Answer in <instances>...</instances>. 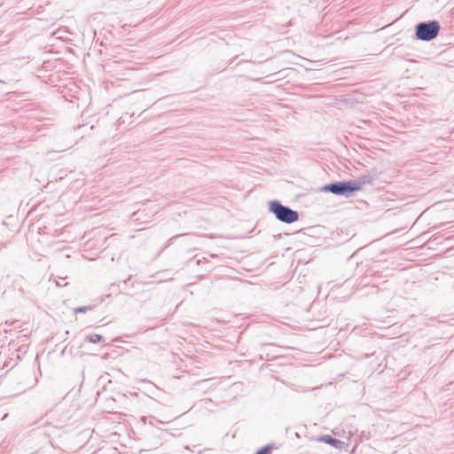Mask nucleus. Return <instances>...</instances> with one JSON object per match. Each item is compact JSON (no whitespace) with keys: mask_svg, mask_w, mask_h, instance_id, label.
<instances>
[{"mask_svg":"<svg viewBox=\"0 0 454 454\" xmlns=\"http://www.w3.org/2000/svg\"><path fill=\"white\" fill-rule=\"evenodd\" d=\"M441 29L437 20H428L418 23L415 26V38L423 42H429L437 37Z\"/></svg>","mask_w":454,"mask_h":454,"instance_id":"1","label":"nucleus"},{"mask_svg":"<svg viewBox=\"0 0 454 454\" xmlns=\"http://www.w3.org/2000/svg\"><path fill=\"white\" fill-rule=\"evenodd\" d=\"M181 235H177V236H175L173 239H177L178 237H180Z\"/></svg>","mask_w":454,"mask_h":454,"instance_id":"12","label":"nucleus"},{"mask_svg":"<svg viewBox=\"0 0 454 454\" xmlns=\"http://www.w3.org/2000/svg\"><path fill=\"white\" fill-rule=\"evenodd\" d=\"M201 402H204L206 403L212 402L210 398L202 399Z\"/></svg>","mask_w":454,"mask_h":454,"instance_id":"10","label":"nucleus"},{"mask_svg":"<svg viewBox=\"0 0 454 454\" xmlns=\"http://www.w3.org/2000/svg\"><path fill=\"white\" fill-rule=\"evenodd\" d=\"M94 307H95V305H88V306L78 307V308L74 309V312L75 314L85 313V312H87L89 310H91Z\"/></svg>","mask_w":454,"mask_h":454,"instance_id":"8","label":"nucleus"},{"mask_svg":"<svg viewBox=\"0 0 454 454\" xmlns=\"http://www.w3.org/2000/svg\"><path fill=\"white\" fill-rule=\"evenodd\" d=\"M273 446L272 444H267L261 449H259L255 454H270L271 452Z\"/></svg>","mask_w":454,"mask_h":454,"instance_id":"7","label":"nucleus"},{"mask_svg":"<svg viewBox=\"0 0 454 454\" xmlns=\"http://www.w3.org/2000/svg\"><path fill=\"white\" fill-rule=\"evenodd\" d=\"M356 188L358 186L353 184V180H343L326 184L320 188V191L348 198L356 192Z\"/></svg>","mask_w":454,"mask_h":454,"instance_id":"3","label":"nucleus"},{"mask_svg":"<svg viewBox=\"0 0 454 454\" xmlns=\"http://www.w3.org/2000/svg\"><path fill=\"white\" fill-rule=\"evenodd\" d=\"M1 83H4V81H2V80H0V84H1Z\"/></svg>","mask_w":454,"mask_h":454,"instance_id":"13","label":"nucleus"},{"mask_svg":"<svg viewBox=\"0 0 454 454\" xmlns=\"http://www.w3.org/2000/svg\"><path fill=\"white\" fill-rule=\"evenodd\" d=\"M269 211L283 223H293L299 219V213L287 206H284L278 200H271L269 203Z\"/></svg>","mask_w":454,"mask_h":454,"instance_id":"2","label":"nucleus"},{"mask_svg":"<svg viewBox=\"0 0 454 454\" xmlns=\"http://www.w3.org/2000/svg\"><path fill=\"white\" fill-rule=\"evenodd\" d=\"M379 178V173L376 168L372 169L369 173L360 176L356 180H353V184H356V192L361 191L364 186L373 184Z\"/></svg>","mask_w":454,"mask_h":454,"instance_id":"4","label":"nucleus"},{"mask_svg":"<svg viewBox=\"0 0 454 454\" xmlns=\"http://www.w3.org/2000/svg\"><path fill=\"white\" fill-rule=\"evenodd\" d=\"M207 381H208V380H199V381H197V382H196V384H195V385H196V386H200V385H202V384L206 383Z\"/></svg>","mask_w":454,"mask_h":454,"instance_id":"9","label":"nucleus"},{"mask_svg":"<svg viewBox=\"0 0 454 454\" xmlns=\"http://www.w3.org/2000/svg\"><path fill=\"white\" fill-rule=\"evenodd\" d=\"M85 340L90 342V343H99L101 341H104V337L100 334H97V333H93V334H89L86 336L85 338Z\"/></svg>","mask_w":454,"mask_h":454,"instance_id":"6","label":"nucleus"},{"mask_svg":"<svg viewBox=\"0 0 454 454\" xmlns=\"http://www.w3.org/2000/svg\"><path fill=\"white\" fill-rule=\"evenodd\" d=\"M19 292L20 293V294H21V295H23V294H24V291H23V289H22V288L19 289Z\"/></svg>","mask_w":454,"mask_h":454,"instance_id":"11","label":"nucleus"},{"mask_svg":"<svg viewBox=\"0 0 454 454\" xmlns=\"http://www.w3.org/2000/svg\"><path fill=\"white\" fill-rule=\"evenodd\" d=\"M313 441L317 442H324L325 444L331 445L332 447H333L335 449H339V450L342 449L345 446L344 442H342L337 438H334L330 434H324V435L317 436V437L313 438Z\"/></svg>","mask_w":454,"mask_h":454,"instance_id":"5","label":"nucleus"}]
</instances>
